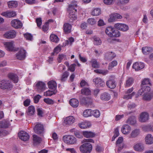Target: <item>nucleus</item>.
<instances>
[{
  "instance_id": "nucleus-7",
  "label": "nucleus",
  "mask_w": 153,
  "mask_h": 153,
  "mask_svg": "<svg viewBox=\"0 0 153 153\" xmlns=\"http://www.w3.org/2000/svg\"><path fill=\"white\" fill-rule=\"evenodd\" d=\"M26 51L22 48H21L19 52L16 54L17 58L19 60L24 59L26 56Z\"/></svg>"
},
{
  "instance_id": "nucleus-49",
  "label": "nucleus",
  "mask_w": 153,
  "mask_h": 153,
  "mask_svg": "<svg viewBox=\"0 0 153 153\" xmlns=\"http://www.w3.org/2000/svg\"><path fill=\"white\" fill-rule=\"evenodd\" d=\"M100 115V111L98 110H92L91 116H93L95 117H99Z\"/></svg>"
},
{
  "instance_id": "nucleus-32",
  "label": "nucleus",
  "mask_w": 153,
  "mask_h": 153,
  "mask_svg": "<svg viewBox=\"0 0 153 153\" xmlns=\"http://www.w3.org/2000/svg\"><path fill=\"white\" fill-rule=\"evenodd\" d=\"M126 123L131 125H135L136 123L135 117L134 116L130 117L126 121Z\"/></svg>"
},
{
  "instance_id": "nucleus-5",
  "label": "nucleus",
  "mask_w": 153,
  "mask_h": 153,
  "mask_svg": "<svg viewBox=\"0 0 153 153\" xmlns=\"http://www.w3.org/2000/svg\"><path fill=\"white\" fill-rule=\"evenodd\" d=\"M64 141L68 144H73L76 143V139L73 136L70 135H65L63 137Z\"/></svg>"
},
{
  "instance_id": "nucleus-14",
  "label": "nucleus",
  "mask_w": 153,
  "mask_h": 153,
  "mask_svg": "<svg viewBox=\"0 0 153 153\" xmlns=\"http://www.w3.org/2000/svg\"><path fill=\"white\" fill-rule=\"evenodd\" d=\"M6 49L9 51H13L14 50V42H6L3 43Z\"/></svg>"
},
{
  "instance_id": "nucleus-42",
  "label": "nucleus",
  "mask_w": 153,
  "mask_h": 153,
  "mask_svg": "<svg viewBox=\"0 0 153 153\" xmlns=\"http://www.w3.org/2000/svg\"><path fill=\"white\" fill-rule=\"evenodd\" d=\"M93 43L95 45H101L102 41L100 39L96 36H94L93 37Z\"/></svg>"
},
{
  "instance_id": "nucleus-3",
  "label": "nucleus",
  "mask_w": 153,
  "mask_h": 153,
  "mask_svg": "<svg viewBox=\"0 0 153 153\" xmlns=\"http://www.w3.org/2000/svg\"><path fill=\"white\" fill-rule=\"evenodd\" d=\"M13 87V85L9 80L3 79L0 81V88L1 89L10 91Z\"/></svg>"
},
{
  "instance_id": "nucleus-44",
  "label": "nucleus",
  "mask_w": 153,
  "mask_h": 153,
  "mask_svg": "<svg viewBox=\"0 0 153 153\" xmlns=\"http://www.w3.org/2000/svg\"><path fill=\"white\" fill-rule=\"evenodd\" d=\"M101 13V10L100 8H97L94 9L91 13V14L93 16H97Z\"/></svg>"
},
{
  "instance_id": "nucleus-26",
  "label": "nucleus",
  "mask_w": 153,
  "mask_h": 153,
  "mask_svg": "<svg viewBox=\"0 0 153 153\" xmlns=\"http://www.w3.org/2000/svg\"><path fill=\"white\" fill-rule=\"evenodd\" d=\"M116 56L115 54L112 52H109L105 54V59L108 60H111Z\"/></svg>"
},
{
  "instance_id": "nucleus-33",
  "label": "nucleus",
  "mask_w": 153,
  "mask_h": 153,
  "mask_svg": "<svg viewBox=\"0 0 153 153\" xmlns=\"http://www.w3.org/2000/svg\"><path fill=\"white\" fill-rule=\"evenodd\" d=\"M153 50V48L151 47H144L142 48V51L143 53L144 54H149Z\"/></svg>"
},
{
  "instance_id": "nucleus-23",
  "label": "nucleus",
  "mask_w": 153,
  "mask_h": 153,
  "mask_svg": "<svg viewBox=\"0 0 153 153\" xmlns=\"http://www.w3.org/2000/svg\"><path fill=\"white\" fill-rule=\"evenodd\" d=\"M35 112V110L34 106L31 105L28 107V109L26 111V113L28 116H32L33 115Z\"/></svg>"
},
{
  "instance_id": "nucleus-56",
  "label": "nucleus",
  "mask_w": 153,
  "mask_h": 153,
  "mask_svg": "<svg viewBox=\"0 0 153 153\" xmlns=\"http://www.w3.org/2000/svg\"><path fill=\"white\" fill-rule=\"evenodd\" d=\"M141 84L143 85L148 84L151 85V83L149 79L148 78H144L142 81Z\"/></svg>"
},
{
  "instance_id": "nucleus-55",
  "label": "nucleus",
  "mask_w": 153,
  "mask_h": 153,
  "mask_svg": "<svg viewBox=\"0 0 153 153\" xmlns=\"http://www.w3.org/2000/svg\"><path fill=\"white\" fill-rule=\"evenodd\" d=\"M25 38L27 40L31 41L33 39V36L30 34L29 33H26L24 34Z\"/></svg>"
},
{
  "instance_id": "nucleus-11",
  "label": "nucleus",
  "mask_w": 153,
  "mask_h": 153,
  "mask_svg": "<svg viewBox=\"0 0 153 153\" xmlns=\"http://www.w3.org/2000/svg\"><path fill=\"white\" fill-rule=\"evenodd\" d=\"M122 18V16L119 14L117 13H113L110 15L108 21L109 22H113L116 21L118 19H121Z\"/></svg>"
},
{
  "instance_id": "nucleus-41",
  "label": "nucleus",
  "mask_w": 153,
  "mask_h": 153,
  "mask_svg": "<svg viewBox=\"0 0 153 153\" xmlns=\"http://www.w3.org/2000/svg\"><path fill=\"white\" fill-rule=\"evenodd\" d=\"M152 98V93H147L143 94V99L144 100L149 101Z\"/></svg>"
},
{
  "instance_id": "nucleus-8",
  "label": "nucleus",
  "mask_w": 153,
  "mask_h": 153,
  "mask_svg": "<svg viewBox=\"0 0 153 153\" xmlns=\"http://www.w3.org/2000/svg\"><path fill=\"white\" fill-rule=\"evenodd\" d=\"M37 91L39 92H41L46 89L45 84L41 81H38L36 84Z\"/></svg>"
},
{
  "instance_id": "nucleus-25",
  "label": "nucleus",
  "mask_w": 153,
  "mask_h": 153,
  "mask_svg": "<svg viewBox=\"0 0 153 153\" xmlns=\"http://www.w3.org/2000/svg\"><path fill=\"white\" fill-rule=\"evenodd\" d=\"M106 85L109 88L114 89L115 88L116 83L114 79H109L106 82Z\"/></svg>"
},
{
  "instance_id": "nucleus-18",
  "label": "nucleus",
  "mask_w": 153,
  "mask_h": 153,
  "mask_svg": "<svg viewBox=\"0 0 153 153\" xmlns=\"http://www.w3.org/2000/svg\"><path fill=\"white\" fill-rule=\"evenodd\" d=\"M11 24L12 26L15 28H21L22 27V23L17 19L13 20L11 21Z\"/></svg>"
},
{
  "instance_id": "nucleus-64",
  "label": "nucleus",
  "mask_w": 153,
  "mask_h": 153,
  "mask_svg": "<svg viewBox=\"0 0 153 153\" xmlns=\"http://www.w3.org/2000/svg\"><path fill=\"white\" fill-rule=\"evenodd\" d=\"M41 97V96L39 94H38L35 96L33 98L34 102L36 103H38Z\"/></svg>"
},
{
  "instance_id": "nucleus-10",
  "label": "nucleus",
  "mask_w": 153,
  "mask_h": 153,
  "mask_svg": "<svg viewBox=\"0 0 153 153\" xmlns=\"http://www.w3.org/2000/svg\"><path fill=\"white\" fill-rule=\"evenodd\" d=\"M80 100L81 102L85 105H91L92 102V99L88 97H82Z\"/></svg>"
},
{
  "instance_id": "nucleus-34",
  "label": "nucleus",
  "mask_w": 153,
  "mask_h": 153,
  "mask_svg": "<svg viewBox=\"0 0 153 153\" xmlns=\"http://www.w3.org/2000/svg\"><path fill=\"white\" fill-rule=\"evenodd\" d=\"M140 134V130L138 129H135L132 131L129 137V138H135L137 137Z\"/></svg>"
},
{
  "instance_id": "nucleus-61",
  "label": "nucleus",
  "mask_w": 153,
  "mask_h": 153,
  "mask_svg": "<svg viewBox=\"0 0 153 153\" xmlns=\"http://www.w3.org/2000/svg\"><path fill=\"white\" fill-rule=\"evenodd\" d=\"M76 66V65L75 64H71L68 68V70L71 72H74L75 70V67Z\"/></svg>"
},
{
  "instance_id": "nucleus-27",
  "label": "nucleus",
  "mask_w": 153,
  "mask_h": 153,
  "mask_svg": "<svg viewBox=\"0 0 153 153\" xmlns=\"http://www.w3.org/2000/svg\"><path fill=\"white\" fill-rule=\"evenodd\" d=\"M100 99L104 101H107L111 99V95L107 92H104L102 94L100 97Z\"/></svg>"
},
{
  "instance_id": "nucleus-39",
  "label": "nucleus",
  "mask_w": 153,
  "mask_h": 153,
  "mask_svg": "<svg viewBox=\"0 0 153 153\" xmlns=\"http://www.w3.org/2000/svg\"><path fill=\"white\" fill-rule=\"evenodd\" d=\"M90 63L91 64L92 67L94 68H97L100 67V65L97 59H92L90 61Z\"/></svg>"
},
{
  "instance_id": "nucleus-37",
  "label": "nucleus",
  "mask_w": 153,
  "mask_h": 153,
  "mask_svg": "<svg viewBox=\"0 0 153 153\" xmlns=\"http://www.w3.org/2000/svg\"><path fill=\"white\" fill-rule=\"evenodd\" d=\"M144 149L143 145L141 143H137L134 146V149L137 151H142Z\"/></svg>"
},
{
  "instance_id": "nucleus-48",
  "label": "nucleus",
  "mask_w": 153,
  "mask_h": 153,
  "mask_svg": "<svg viewBox=\"0 0 153 153\" xmlns=\"http://www.w3.org/2000/svg\"><path fill=\"white\" fill-rule=\"evenodd\" d=\"M117 64V61L116 60L112 61L108 65V69L109 70H111L113 68L116 66Z\"/></svg>"
},
{
  "instance_id": "nucleus-13",
  "label": "nucleus",
  "mask_w": 153,
  "mask_h": 153,
  "mask_svg": "<svg viewBox=\"0 0 153 153\" xmlns=\"http://www.w3.org/2000/svg\"><path fill=\"white\" fill-rule=\"evenodd\" d=\"M16 33V32L13 30H10L4 34V37L7 39H11L15 37Z\"/></svg>"
},
{
  "instance_id": "nucleus-2",
  "label": "nucleus",
  "mask_w": 153,
  "mask_h": 153,
  "mask_svg": "<svg viewBox=\"0 0 153 153\" xmlns=\"http://www.w3.org/2000/svg\"><path fill=\"white\" fill-rule=\"evenodd\" d=\"M106 34L110 37H119L120 34L119 31L112 26H108L105 29Z\"/></svg>"
},
{
  "instance_id": "nucleus-51",
  "label": "nucleus",
  "mask_w": 153,
  "mask_h": 153,
  "mask_svg": "<svg viewBox=\"0 0 153 153\" xmlns=\"http://www.w3.org/2000/svg\"><path fill=\"white\" fill-rule=\"evenodd\" d=\"M82 94L85 95H88L90 94L91 91L88 88H83L81 90Z\"/></svg>"
},
{
  "instance_id": "nucleus-46",
  "label": "nucleus",
  "mask_w": 153,
  "mask_h": 153,
  "mask_svg": "<svg viewBox=\"0 0 153 153\" xmlns=\"http://www.w3.org/2000/svg\"><path fill=\"white\" fill-rule=\"evenodd\" d=\"M69 75V73L67 71H66L65 72L62 74L61 78L60 79V80L61 82H65L67 79V78L68 77Z\"/></svg>"
},
{
  "instance_id": "nucleus-24",
  "label": "nucleus",
  "mask_w": 153,
  "mask_h": 153,
  "mask_svg": "<svg viewBox=\"0 0 153 153\" xmlns=\"http://www.w3.org/2000/svg\"><path fill=\"white\" fill-rule=\"evenodd\" d=\"M131 130V127L127 124L123 125L121 128V131L124 134H129Z\"/></svg>"
},
{
  "instance_id": "nucleus-9",
  "label": "nucleus",
  "mask_w": 153,
  "mask_h": 153,
  "mask_svg": "<svg viewBox=\"0 0 153 153\" xmlns=\"http://www.w3.org/2000/svg\"><path fill=\"white\" fill-rule=\"evenodd\" d=\"M114 27L116 29L123 31H126L128 29V26L126 24L118 23L114 25Z\"/></svg>"
},
{
  "instance_id": "nucleus-4",
  "label": "nucleus",
  "mask_w": 153,
  "mask_h": 153,
  "mask_svg": "<svg viewBox=\"0 0 153 153\" xmlns=\"http://www.w3.org/2000/svg\"><path fill=\"white\" fill-rule=\"evenodd\" d=\"M92 149V145L88 143L83 144L79 147L80 150L82 153H91Z\"/></svg>"
},
{
  "instance_id": "nucleus-62",
  "label": "nucleus",
  "mask_w": 153,
  "mask_h": 153,
  "mask_svg": "<svg viewBox=\"0 0 153 153\" xmlns=\"http://www.w3.org/2000/svg\"><path fill=\"white\" fill-rule=\"evenodd\" d=\"M37 115L40 117H42L43 113V111L42 108H38L37 109Z\"/></svg>"
},
{
  "instance_id": "nucleus-30",
  "label": "nucleus",
  "mask_w": 153,
  "mask_h": 153,
  "mask_svg": "<svg viewBox=\"0 0 153 153\" xmlns=\"http://www.w3.org/2000/svg\"><path fill=\"white\" fill-rule=\"evenodd\" d=\"M70 104L74 108H76L79 105L78 100L75 98H72L69 101Z\"/></svg>"
},
{
  "instance_id": "nucleus-16",
  "label": "nucleus",
  "mask_w": 153,
  "mask_h": 153,
  "mask_svg": "<svg viewBox=\"0 0 153 153\" xmlns=\"http://www.w3.org/2000/svg\"><path fill=\"white\" fill-rule=\"evenodd\" d=\"M8 78L12 81L14 83H17L19 81V77L17 74H15L10 73L7 75Z\"/></svg>"
},
{
  "instance_id": "nucleus-17",
  "label": "nucleus",
  "mask_w": 153,
  "mask_h": 153,
  "mask_svg": "<svg viewBox=\"0 0 153 153\" xmlns=\"http://www.w3.org/2000/svg\"><path fill=\"white\" fill-rule=\"evenodd\" d=\"M93 82L97 87H103L105 85L104 82L100 78L97 77L94 79Z\"/></svg>"
},
{
  "instance_id": "nucleus-31",
  "label": "nucleus",
  "mask_w": 153,
  "mask_h": 153,
  "mask_svg": "<svg viewBox=\"0 0 153 153\" xmlns=\"http://www.w3.org/2000/svg\"><path fill=\"white\" fill-rule=\"evenodd\" d=\"M91 125V123L88 121H86L82 122L79 124V126L81 128H89Z\"/></svg>"
},
{
  "instance_id": "nucleus-6",
  "label": "nucleus",
  "mask_w": 153,
  "mask_h": 153,
  "mask_svg": "<svg viewBox=\"0 0 153 153\" xmlns=\"http://www.w3.org/2000/svg\"><path fill=\"white\" fill-rule=\"evenodd\" d=\"M33 129L34 132L38 134H42L44 131V126L43 124L39 123H36Z\"/></svg>"
},
{
  "instance_id": "nucleus-59",
  "label": "nucleus",
  "mask_w": 153,
  "mask_h": 153,
  "mask_svg": "<svg viewBox=\"0 0 153 153\" xmlns=\"http://www.w3.org/2000/svg\"><path fill=\"white\" fill-rule=\"evenodd\" d=\"M43 30L45 32H46L48 30V22H46L42 26Z\"/></svg>"
},
{
  "instance_id": "nucleus-20",
  "label": "nucleus",
  "mask_w": 153,
  "mask_h": 153,
  "mask_svg": "<svg viewBox=\"0 0 153 153\" xmlns=\"http://www.w3.org/2000/svg\"><path fill=\"white\" fill-rule=\"evenodd\" d=\"M1 15L7 18L14 17L16 16V13L13 11H8L2 12Z\"/></svg>"
},
{
  "instance_id": "nucleus-43",
  "label": "nucleus",
  "mask_w": 153,
  "mask_h": 153,
  "mask_svg": "<svg viewBox=\"0 0 153 153\" xmlns=\"http://www.w3.org/2000/svg\"><path fill=\"white\" fill-rule=\"evenodd\" d=\"M8 7L10 8L16 7L18 3L16 1H10L7 2Z\"/></svg>"
},
{
  "instance_id": "nucleus-40",
  "label": "nucleus",
  "mask_w": 153,
  "mask_h": 153,
  "mask_svg": "<svg viewBox=\"0 0 153 153\" xmlns=\"http://www.w3.org/2000/svg\"><path fill=\"white\" fill-rule=\"evenodd\" d=\"M10 124L8 121H4L0 122V128H6L9 127Z\"/></svg>"
},
{
  "instance_id": "nucleus-63",
  "label": "nucleus",
  "mask_w": 153,
  "mask_h": 153,
  "mask_svg": "<svg viewBox=\"0 0 153 153\" xmlns=\"http://www.w3.org/2000/svg\"><path fill=\"white\" fill-rule=\"evenodd\" d=\"M30 102V100L29 99L27 98L23 102L24 105L25 107L28 106Z\"/></svg>"
},
{
  "instance_id": "nucleus-35",
  "label": "nucleus",
  "mask_w": 153,
  "mask_h": 153,
  "mask_svg": "<svg viewBox=\"0 0 153 153\" xmlns=\"http://www.w3.org/2000/svg\"><path fill=\"white\" fill-rule=\"evenodd\" d=\"M83 136L86 138L93 137L95 136V134L93 132L88 131H83Z\"/></svg>"
},
{
  "instance_id": "nucleus-53",
  "label": "nucleus",
  "mask_w": 153,
  "mask_h": 153,
  "mask_svg": "<svg viewBox=\"0 0 153 153\" xmlns=\"http://www.w3.org/2000/svg\"><path fill=\"white\" fill-rule=\"evenodd\" d=\"M48 105H52L54 103L53 100L49 98H45L43 100Z\"/></svg>"
},
{
  "instance_id": "nucleus-45",
  "label": "nucleus",
  "mask_w": 153,
  "mask_h": 153,
  "mask_svg": "<svg viewBox=\"0 0 153 153\" xmlns=\"http://www.w3.org/2000/svg\"><path fill=\"white\" fill-rule=\"evenodd\" d=\"M50 39L51 41L55 43H57L59 41V39L57 36L54 34L50 35Z\"/></svg>"
},
{
  "instance_id": "nucleus-58",
  "label": "nucleus",
  "mask_w": 153,
  "mask_h": 153,
  "mask_svg": "<svg viewBox=\"0 0 153 153\" xmlns=\"http://www.w3.org/2000/svg\"><path fill=\"white\" fill-rule=\"evenodd\" d=\"M66 57V55L63 54H59L57 58V60L59 63H60L62 60Z\"/></svg>"
},
{
  "instance_id": "nucleus-60",
  "label": "nucleus",
  "mask_w": 153,
  "mask_h": 153,
  "mask_svg": "<svg viewBox=\"0 0 153 153\" xmlns=\"http://www.w3.org/2000/svg\"><path fill=\"white\" fill-rule=\"evenodd\" d=\"M88 23L91 25H94L96 23V21L94 18H89L87 20Z\"/></svg>"
},
{
  "instance_id": "nucleus-15",
  "label": "nucleus",
  "mask_w": 153,
  "mask_h": 153,
  "mask_svg": "<svg viewBox=\"0 0 153 153\" xmlns=\"http://www.w3.org/2000/svg\"><path fill=\"white\" fill-rule=\"evenodd\" d=\"M75 120V118L73 116H70L65 119L64 121V125H68L72 124L74 123Z\"/></svg>"
},
{
  "instance_id": "nucleus-54",
  "label": "nucleus",
  "mask_w": 153,
  "mask_h": 153,
  "mask_svg": "<svg viewBox=\"0 0 153 153\" xmlns=\"http://www.w3.org/2000/svg\"><path fill=\"white\" fill-rule=\"evenodd\" d=\"M135 94V92H133L131 94L125 95L123 96V99L126 100L131 99L132 97L134 96Z\"/></svg>"
},
{
  "instance_id": "nucleus-47",
  "label": "nucleus",
  "mask_w": 153,
  "mask_h": 153,
  "mask_svg": "<svg viewBox=\"0 0 153 153\" xmlns=\"http://www.w3.org/2000/svg\"><path fill=\"white\" fill-rule=\"evenodd\" d=\"M92 110L91 109H88L85 110L83 112V116L85 117L91 116Z\"/></svg>"
},
{
  "instance_id": "nucleus-38",
  "label": "nucleus",
  "mask_w": 153,
  "mask_h": 153,
  "mask_svg": "<svg viewBox=\"0 0 153 153\" xmlns=\"http://www.w3.org/2000/svg\"><path fill=\"white\" fill-rule=\"evenodd\" d=\"M33 137L34 144H38L41 143L42 140L41 138L35 134L33 135Z\"/></svg>"
},
{
  "instance_id": "nucleus-22",
  "label": "nucleus",
  "mask_w": 153,
  "mask_h": 153,
  "mask_svg": "<svg viewBox=\"0 0 153 153\" xmlns=\"http://www.w3.org/2000/svg\"><path fill=\"white\" fill-rule=\"evenodd\" d=\"M144 67L143 63L141 62H136L133 64L132 68L134 69L136 71L140 70Z\"/></svg>"
},
{
  "instance_id": "nucleus-50",
  "label": "nucleus",
  "mask_w": 153,
  "mask_h": 153,
  "mask_svg": "<svg viewBox=\"0 0 153 153\" xmlns=\"http://www.w3.org/2000/svg\"><path fill=\"white\" fill-rule=\"evenodd\" d=\"M56 93L55 90L51 91L48 90L44 93V95L46 96H51Z\"/></svg>"
},
{
  "instance_id": "nucleus-12",
  "label": "nucleus",
  "mask_w": 153,
  "mask_h": 153,
  "mask_svg": "<svg viewBox=\"0 0 153 153\" xmlns=\"http://www.w3.org/2000/svg\"><path fill=\"white\" fill-rule=\"evenodd\" d=\"M18 134L19 138L24 141H27L29 139V135L24 131H20Z\"/></svg>"
},
{
  "instance_id": "nucleus-36",
  "label": "nucleus",
  "mask_w": 153,
  "mask_h": 153,
  "mask_svg": "<svg viewBox=\"0 0 153 153\" xmlns=\"http://www.w3.org/2000/svg\"><path fill=\"white\" fill-rule=\"evenodd\" d=\"M145 141L147 144H152L153 143V137L151 134H148L145 137Z\"/></svg>"
},
{
  "instance_id": "nucleus-19",
  "label": "nucleus",
  "mask_w": 153,
  "mask_h": 153,
  "mask_svg": "<svg viewBox=\"0 0 153 153\" xmlns=\"http://www.w3.org/2000/svg\"><path fill=\"white\" fill-rule=\"evenodd\" d=\"M72 26L68 23H65L63 25V31L65 34L70 33L71 32Z\"/></svg>"
},
{
  "instance_id": "nucleus-28",
  "label": "nucleus",
  "mask_w": 153,
  "mask_h": 153,
  "mask_svg": "<svg viewBox=\"0 0 153 153\" xmlns=\"http://www.w3.org/2000/svg\"><path fill=\"white\" fill-rule=\"evenodd\" d=\"M134 79L132 77H128L126 79V83L125 84V86L126 88H128L131 86L134 82Z\"/></svg>"
},
{
  "instance_id": "nucleus-57",
  "label": "nucleus",
  "mask_w": 153,
  "mask_h": 153,
  "mask_svg": "<svg viewBox=\"0 0 153 153\" xmlns=\"http://www.w3.org/2000/svg\"><path fill=\"white\" fill-rule=\"evenodd\" d=\"M74 135L75 136L79 138H81L83 137V132H81L79 131H74Z\"/></svg>"
},
{
  "instance_id": "nucleus-1",
  "label": "nucleus",
  "mask_w": 153,
  "mask_h": 153,
  "mask_svg": "<svg viewBox=\"0 0 153 153\" xmlns=\"http://www.w3.org/2000/svg\"><path fill=\"white\" fill-rule=\"evenodd\" d=\"M77 1H72L71 4L68 6L67 11L69 13L70 21L72 22L77 19V16L75 14L77 12Z\"/></svg>"
},
{
  "instance_id": "nucleus-52",
  "label": "nucleus",
  "mask_w": 153,
  "mask_h": 153,
  "mask_svg": "<svg viewBox=\"0 0 153 153\" xmlns=\"http://www.w3.org/2000/svg\"><path fill=\"white\" fill-rule=\"evenodd\" d=\"M119 129L118 128H117L114 130V134L112 137V141L114 140L115 139L119 136Z\"/></svg>"
},
{
  "instance_id": "nucleus-21",
  "label": "nucleus",
  "mask_w": 153,
  "mask_h": 153,
  "mask_svg": "<svg viewBox=\"0 0 153 153\" xmlns=\"http://www.w3.org/2000/svg\"><path fill=\"white\" fill-rule=\"evenodd\" d=\"M149 118L148 113L146 112H143L140 114L139 120L141 122H144L148 120Z\"/></svg>"
},
{
  "instance_id": "nucleus-29",
  "label": "nucleus",
  "mask_w": 153,
  "mask_h": 153,
  "mask_svg": "<svg viewBox=\"0 0 153 153\" xmlns=\"http://www.w3.org/2000/svg\"><path fill=\"white\" fill-rule=\"evenodd\" d=\"M48 88L51 89L55 90L57 87V83L54 80H52L49 81L48 83Z\"/></svg>"
}]
</instances>
